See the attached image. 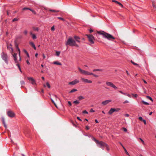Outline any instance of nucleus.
<instances>
[{
  "instance_id": "obj_57",
  "label": "nucleus",
  "mask_w": 156,
  "mask_h": 156,
  "mask_svg": "<svg viewBox=\"0 0 156 156\" xmlns=\"http://www.w3.org/2000/svg\"><path fill=\"white\" fill-rule=\"evenodd\" d=\"M93 140L94 141L96 142V143L97 144V142L96 141H96H98V140H97L96 139L94 138H93Z\"/></svg>"
},
{
  "instance_id": "obj_26",
  "label": "nucleus",
  "mask_w": 156,
  "mask_h": 156,
  "mask_svg": "<svg viewBox=\"0 0 156 156\" xmlns=\"http://www.w3.org/2000/svg\"><path fill=\"white\" fill-rule=\"evenodd\" d=\"M90 74H90V75H92L94 76V77H98V75L94 74V73H90Z\"/></svg>"
},
{
  "instance_id": "obj_6",
  "label": "nucleus",
  "mask_w": 156,
  "mask_h": 156,
  "mask_svg": "<svg viewBox=\"0 0 156 156\" xmlns=\"http://www.w3.org/2000/svg\"><path fill=\"white\" fill-rule=\"evenodd\" d=\"M78 69L79 70L80 72L82 74H84L85 75H90V74H90V72H89L88 71L83 70V69H81V68H80V67H78Z\"/></svg>"
},
{
  "instance_id": "obj_2",
  "label": "nucleus",
  "mask_w": 156,
  "mask_h": 156,
  "mask_svg": "<svg viewBox=\"0 0 156 156\" xmlns=\"http://www.w3.org/2000/svg\"><path fill=\"white\" fill-rule=\"evenodd\" d=\"M1 56L2 59L5 62V63L7 64L8 63V57L7 55L3 52H2L1 54Z\"/></svg>"
},
{
  "instance_id": "obj_53",
  "label": "nucleus",
  "mask_w": 156,
  "mask_h": 156,
  "mask_svg": "<svg viewBox=\"0 0 156 156\" xmlns=\"http://www.w3.org/2000/svg\"><path fill=\"white\" fill-rule=\"evenodd\" d=\"M73 46H75L76 47H79V45L77 44H76V42H75V44H74V45H73Z\"/></svg>"
},
{
  "instance_id": "obj_62",
  "label": "nucleus",
  "mask_w": 156,
  "mask_h": 156,
  "mask_svg": "<svg viewBox=\"0 0 156 156\" xmlns=\"http://www.w3.org/2000/svg\"><path fill=\"white\" fill-rule=\"evenodd\" d=\"M86 128L87 130H88L89 129V127L88 126H86Z\"/></svg>"
},
{
  "instance_id": "obj_35",
  "label": "nucleus",
  "mask_w": 156,
  "mask_h": 156,
  "mask_svg": "<svg viewBox=\"0 0 156 156\" xmlns=\"http://www.w3.org/2000/svg\"><path fill=\"white\" fill-rule=\"evenodd\" d=\"M30 11H31L33 13H34V14H36V12H35V11L34 10H32L31 9H30Z\"/></svg>"
},
{
  "instance_id": "obj_38",
  "label": "nucleus",
  "mask_w": 156,
  "mask_h": 156,
  "mask_svg": "<svg viewBox=\"0 0 156 156\" xmlns=\"http://www.w3.org/2000/svg\"><path fill=\"white\" fill-rule=\"evenodd\" d=\"M105 147H106L107 149V150L108 151H109V148L108 147V146L106 144V145L105 146Z\"/></svg>"
},
{
  "instance_id": "obj_17",
  "label": "nucleus",
  "mask_w": 156,
  "mask_h": 156,
  "mask_svg": "<svg viewBox=\"0 0 156 156\" xmlns=\"http://www.w3.org/2000/svg\"><path fill=\"white\" fill-rule=\"evenodd\" d=\"M81 80H82L85 83H88V80L87 79H85L83 78H81Z\"/></svg>"
},
{
  "instance_id": "obj_30",
  "label": "nucleus",
  "mask_w": 156,
  "mask_h": 156,
  "mask_svg": "<svg viewBox=\"0 0 156 156\" xmlns=\"http://www.w3.org/2000/svg\"><path fill=\"white\" fill-rule=\"evenodd\" d=\"M19 20V19H17V18H14L12 20V22H14L16 21H18Z\"/></svg>"
},
{
  "instance_id": "obj_63",
  "label": "nucleus",
  "mask_w": 156,
  "mask_h": 156,
  "mask_svg": "<svg viewBox=\"0 0 156 156\" xmlns=\"http://www.w3.org/2000/svg\"><path fill=\"white\" fill-rule=\"evenodd\" d=\"M92 83V81L90 80H88V83Z\"/></svg>"
},
{
  "instance_id": "obj_52",
  "label": "nucleus",
  "mask_w": 156,
  "mask_h": 156,
  "mask_svg": "<svg viewBox=\"0 0 156 156\" xmlns=\"http://www.w3.org/2000/svg\"><path fill=\"white\" fill-rule=\"evenodd\" d=\"M2 119L3 123H4V122H5L4 118V117H2Z\"/></svg>"
},
{
  "instance_id": "obj_25",
  "label": "nucleus",
  "mask_w": 156,
  "mask_h": 156,
  "mask_svg": "<svg viewBox=\"0 0 156 156\" xmlns=\"http://www.w3.org/2000/svg\"><path fill=\"white\" fill-rule=\"evenodd\" d=\"M73 103L76 105H77L80 103V102L76 100V101H74L73 102Z\"/></svg>"
},
{
  "instance_id": "obj_37",
  "label": "nucleus",
  "mask_w": 156,
  "mask_h": 156,
  "mask_svg": "<svg viewBox=\"0 0 156 156\" xmlns=\"http://www.w3.org/2000/svg\"><path fill=\"white\" fill-rule=\"evenodd\" d=\"M16 65L18 66V68H19V69L20 70V71L21 72H22V71H21V68H20V66H19V64H16Z\"/></svg>"
},
{
  "instance_id": "obj_11",
  "label": "nucleus",
  "mask_w": 156,
  "mask_h": 156,
  "mask_svg": "<svg viewBox=\"0 0 156 156\" xmlns=\"http://www.w3.org/2000/svg\"><path fill=\"white\" fill-rule=\"evenodd\" d=\"M28 80L31 82V83L33 84H36L35 81L32 77H28Z\"/></svg>"
},
{
  "instance_id": "obj_9",
  "label": "nucleus",
  "mask_w": 156,
  "mask_h": 156,
  "mask_svg": "<svg viewBox=\"0 0 156 156\" xmlns=\"http://www.w3.org/2000/svg\"><path fill=\"white\" fill-rule=\"evenodd\" d=\"M79 80L77 79H75L74 81L69 82V85H74L76 84L79 83Z\"/></svg>"
},
{
  "instance_id": "obj_60",
  "label": "nucleus",
  "mask_w": 156,
  "mask_h": 156,
  "mask_svg": "<svg viewBox=\"0 0 156 156\" xmlns=\"http://www.w3.org/2000/svg\"><path fill=\"white\" fill-rule=\"evenodd\" d=\"M42 56H43V59H45L46 58V56H45V55L44 54H43L42 55Z\"/></svg>"
},
{
  "instance_id": "obj_59",
  "label": "nucleus",
  "mask_w": 156,
  "mask_h": 156,
  "mask_svg": "<svg viewBox=\"0 0 156 156\" xmlns=\"http://www.w3.org/2000/svg\"><path fill=\"white\" fill-rule=\"evenodd\" d=\"M132 95L135 97H136L137 96V94H132Z\"/></svg>"
},
{
  "instance_id": "obj_41",
  "label": "nucleus",
  "mask_w": 156,
  "mask_h": 156,
  "mask_svg": "<svg viewBox=\"0 0 156 156\" xmlns=\"http://www.w3.org/2000/svg\"><path fill=\"white\" fill-rule=\"evenodd\" d=\"M23 33L25 35H27V30H25L24 31Z\"/></svg>"
},
{
  "instance_id": "obj_54",
  "label": "nucleus",
  "mask_w": 156,
  "mask_h": 156,
  "mask_svg": "<svg viewBox=\"0 0 156 156\" xmlns=\"http://www.w3.org/2000/svg\"><path fill=\"white\" fill-rule=\"evenodd\" d=\"M112 1L113 2H115V3L118 4L119 2H118L117 1L115 0H112Z\"/></svg>"
},
{
  "instance_id": "obj_34",
  "label": "nucleus",
  "mask_w": 156,
  "mask_h": 156,
  "mask_svg": "<svg viewBox=\"0 0 156 156\" xmlns=\"http://www.w3.org/2000/svg\"><path fill=\"white\" fill-rule=\"evenodd\" d=\"M46 86L49 88L50 87V85L48 82H47L46 83Z\"/></svg>"
},
{
  "instance_id": "obj_64",
  "label": "nucleus",
  "mask_w": 156,
  "mask_h": 156,
  "mask_svg": "<svg viewBox=\"0 0 156 156\" xmlns=\"http://www.w3.org/2000/svg\"><path fill=\"white\" fill-rule=\"evenodd\" d=\"M26 62H27V63L28 64H30V62H29V61H28V60H27L26 61Z\"/></svg>"
},
{
  "instance_id": "obj_43",
  "label": "nucleus",
  "mask_w": 156,
  "mask_h": 156,
  "mask_svg": "<svg viewBox=\"0 0 156 156\" xmlns=\"http://www.w3.org/2000/svg\"><path fill=\"white\" fill-rule=\"evenodd\" d=\"M17 48L18 49V50L19 51V56H20V49L18 48V46H17Z\"/></svg>"
},
{
  "instance_id": "obj_8",
  "label": "nucleus",
  "mask_w": 156,
  "mask_h": 156,
  "mask_svg": "<svg viewBox=\"0 0 156 156\" xmlns=\"http://www.w3.org/2000/svg\"><path fill=\"white\" fill-rule=\"evenodd\" d=\"M7 114L8 116L11 118H13L15 115V113L12 111H8L7 112Z\"/></svg>"
},
{
  "instance_id": "obj_33",
  "label": "nucleus",
  "mask_w": 156,
  "mask_h": 156,
  "mask_svg": "<svg viewBox=\"0 0 156 156\" xmlns=\"http://www.w3.org/2000/svg\"><path fill=\"white\" fill-rule=\"evenodd\" d=\"M30 8H26V7H25V8H24L23 9V10H30Z\"/></svg>"
},
{
  "instance_id": "obj_40",
  "label": "nucleus",
  "mask_w": 156,
  "mask_h": 156,
  "mask_svg": "<svg viewBox=\"0 0 156 156\" xmlns=\"http://www.w3.org/2000/svg\"><path fill=\"white\" fill-rule=\"evenodd\" d=\"M20 83L22 85H24L25 84V82L23 81H21Z\"/></svg>"
},
{
  "instance_id": "obj_19",
  "label": "nucleus",
  "mask_w": 156,
  "mask_h": 156,
  "mask_svg": "<svg viewBox=\"0 0 156 156\" xmlns=\"http://www.w3.org/2000/svg\"><path fill=\"white\" fill-rule=\"evenodd\" d=\"M79 100H81L85 98L84 97L82 96H80L77 97Z\"/></svg>"
},
{
  "instance_id": "obj_31",
  "label": "nucleus",
  "mask_w": 156,
  "mask_h": 156,
  "mask_svg": "<svg viewBox=\"0 0 156 156\" xmlns=\"http://www.w3.org/2000/svg\"><path fill=\"white\" fill-rule=\"evenodd\" d=\"M142 102L144 105H149V103H148L147 102H145V101H142Z\"/></svg>"
},
{
  "instance_id": "obj_24",
  "label": "nucleus",
  "mask_w": 156,
  "mask_h": 156,
  "mask_svg": "<svg viewBox=\"0 0 156 156\" xmlns=\"http://www.w3.org/2000/svg\"><path fill=\"white\" fill-rule=\"evenodd\" d=\"M49 10L50 11H51V12H59V11L58 10H52V9H49Z\"/></svg>"
},
{
  "instance_id": "obj_4",
  "label": "nucleus",
  "mask_w": 156,
  "mask_h": 156,
  "mask_svg": "<svg viewBox=\"0 0 156 156\" xmlns=\"http://www.w3.org/2000/svg\"><path fill=\"white\" fill-rule=\"evenodd\" d=\"M98 147L104 149V147L106 145V144L103 142L102 141H96Z\"/></svg>"
},
{
  "instance_id": "obj_27",
  "label": "nucleus",
  "mask_w": 156,
  "mask_h": 156,
  "mask_svg": "<svg viewBox=\"0 0 156 156\" xmlns=\"http://www.w3.org/2000/svg\"><path fill=\"white\" fill-rule=\"evenodd\" d=\"M33 28L34 30H36L37 31H38L39 29H38V27H33Z\"/></svg>"
},
{
  "instance_id": "obj_7",
  "label": "nucleus",
  "mask_w": 156,
  "mask_h": 156,
  "mask_svg": "<svg viewBox=\"0 0 156 156\" xmlns=\"http://www.w3.org/2000/svg\"><path fill=\"white\" fill-rule=\"evenodd\" d=\"M106 84L107 86L112 87L115 89H117L118 88L114 84L111 82L106 81Z\"/></svg>"
},
{
  "instance_id": "obj_12",
  "label": "nucleus",
  "mask_w": 156,
  "mask_h": 156,
  "mask_svg": "<svg viewBox=\"0 0 156 156\" xmlns=\"http://www.w3.org/2000/svg\"><path fill=\"white\" fill-rule=\"evenodd\" d=\"M111 100H107L105 101H103L102 102V104L103 105H105L108 104L109 103L111 102Z\"/></svg>"
},
{
  "instance_id": "obj_32",
  "label": "nucleus",
  "mask_w": 156,
  "mask_h": 156,
  "mask_svg": "<svg viewBox=\"0 0 156 156\" xmlns=\"http://www.w3.org/2000/svg\"><path fill=\"white\" fill-rule=\"evenodd\" d=\"M146 97L147 98L149 99L151 101H153L152 99V98L151 97H150L149 96H147Z\"/></svg>"
},
{
  "instance_id": "obj_51",
  "label": "nucleus",
  "mask_w": 156,
  "mask_h": 156,
  "mask_svg": "<svg viewBox=\"0 0 156 156\" xmlns=\"http://www.w3.org/2000/svg\"><path fill=\"white\" fill-rule=\"evenodd\" d=\"M140 140L142 142V143L143 144H144V140L141 138H140Z\"/></svg>"
},
{
  "instance_id": "obj_50",
  "label": "nucleus",
  "mask_w": 156,
  "mask_h": 156,
  "mask_svg": "<svg viewBox=\"0 0 156 156\" xmlns=\"http://www.w3.org/2000/svg\"><path fill=\"white\" fill-rule=\"evenodd\" d=\"M83 113L84 114H88V112L84 110L83 112Z\"/></svg>"
},
{
  "instance_id": "obj_14",
  "label": "nucleus",
  "mask_w": 156,
  "mask_h": 156,
  "mask_svg": "<svg viewBox=\"0 0 156 156\" xmlns=\"http://www.w3.org/2000/svg\"><path fill=\"white\" fill-rule=\"evenodd\" d=\"M74 39L78 42L80 43V38L78 36H75L74 37Z\"/></svg>"
},
{
  "instance_id": "obj_47",
  "label": "nucleus",
  "mask_w": 156,
  "mask_h": 156,
  "mask_svg": "<svg viewBox=\"0 0 156 156\" xmlns=\"http://www.w3.org/2000/svg\"><path fill=\"white\" fill-rule=\"evenodd\" d=\"M54 96H55V99L56 101H57V98H58L57 97V96L56 95H54Z\"/></svg>"
},
{
  "instance_id": "obj_42",
  "label": "nucleus",
  "mask_w": 156,
  "mask_h": 156,
  "mask_svg": "<svg viewBox=\"0 0 156 156\" xmlns=\"http://www.w3.org/2000/svg\"><path fill=\"white\" fill-rule=\"evenodd\" d=\"M122 129L124 132H126L127 131V129L123 127L122 128Z\"/></svg>"
},
{
  "instance_id": "obj_1",
  "label": "nucleus",
  "mask_w": 156,
  "mask_h": 156,
  "mask_svg": "<svg viewBox=\"0 0 156 156\" xmlns=\"http://www.w3.org/2000/svg\"><path fill=\"white\" fill-rule=\"evenodd\" d=\"M97 33L100 35H102L103 37L109 40H112L113 39H115V38L112 35L103 31H97Z\"/></svg>"
},
{
  "instance_id": "obj_21",
  "label": "nucleus",
  "mask_w": 156,
  "mask_h": 156,
  "mask_svg": "<svg viewBox=\"0 0 156 156\" xmlns=\"http://www.w3.org/2000/svg\"><path fill=\"white\" fill-rule=\"evenodd\" d=\"M77 90L76 89H74L71 90L69 92L70 93H72L77 91Z\"/></svg>"
},
{
  "instance_id": "obj_22",
  "label": "nucleus",
  "mask_w": 156,
  "mask_h": 156,
  "mask_svg": "<svg viewBox=\"0 0 156 156\" xmlns=\"http://www.w3.org/2000/svg\"><path fill=\"white\" fill-rule=\"evenodd\" d=\"M131 62L134 65L138 66L139 67H140V66L139 65L136 63H135L134 62H133L132 60L131 61Z\"/></svg>"
},
{
  "instance_id": "obj_13",
  "label": "nucleus",
  "mask_w": 156,
  "mask_h": 156,
  "mask_svg": "<svg viewBox=\"0 0 156 156\" xmlns=\"http://www.w3.org/2000/svg\"><path fill=\"white\" fill-rule=\"evenodd\" d=\"M13 57H14V61H15V62L16 63H18V61L17 60V53H14V54H13L12 53V54Z\"/></svg>"
},
{
  "instance_id": "obj_3",
  "label": "nucleus",
  "mask_w": 156,
  "mask_h": 156,
  "mask_svg": "<svg viewBox=\"0 0 156 156\" xmlns=\"http://www.w3.org/2000/svg\"><path fill=\"white\" fill-rule=\"evenodd\" d=\"M75 41L73 40L72 38H69L67 40L66 43V45H69L70 46H73L75 44Z\"/></svg>"
},
{
  "instance_id": "obj_36",
  "label": "nucleus",
  "mask_w": 156,
  "mask_h": 156,
  "mask_svg": "<svg viewBox=\"0 0 156 156\" xmlns=\"http://www.w3.org/2000/svg\"><path fill=\"white\" fill-rule=\"evenodd\" d=\"M57 18L59 20H63V21H64L65 20L63 18H61V17H58Z\"/></svg>"
},
{
  "instance_id": "obj_10",
  "label": "nucleus",
  "mask_w": 156,
  "mask_h": 156,
  "mask_svg": "<svg viewBox=\"0 0 156 156\" xmlns=\"http://www.w3.org/2000/svg\"><path fill=\"white\" fill-rule=\"evenodd\" d=\"M7 48L10 51L11 53L12 54L13 52V49L12 48V45L10 44L9 45H7Z\"/></svg>"
},
{
  "instance_id": "obj_15",
  "label": "nucleus",
  "mask_w": 156,
  "mask_h": 156,
  "mask_svg": "<svg viewBox=\"0 0 156 156\" xmlns=\"http://www.w3.org/2000/svg\"><path fill=\"white\" fill-rule=\"evenodd\" d=\"M116 110L114 108H111L108 112V113L109 114H112L113 112L116 111Z\"/></svg>"
},
{
  "instance_id": "obj_23",
  "label": "nucleus",
  "mask_w": 156,
  "mask_h": 156,
  "mask_svg": "<svg viewBox=\"0 0 156 156\" xmlns=\"http://www.w3.org/2000/svg\"><path fill=\"white\" fill-rule=\"evenodd\" d=\"M50 99L51 101L53 103V104L54 105H55V107H56L57 108V106L56 104H55V102L54 101H53V100L51 98Z\"/></svg>"
},
{
  "instance_id": "obj_48",
  "label": "nucleus",
  "mask_w": 156,
  "mask_h": 156,
  "mask_svg": "<svg viewBox=\"0 0 156 156\" xmlns=\"http://www.w3.org/2000/svg\"><path fill=\"white\" fill-rule=\"evenodd\" d=\"M139 119L140 120V121H143V118H142L141 117H140L139 118Z\"/></svg>"
},
{
  "instance_id": "obj_44",
  "label": "nucleus",
  "mask_w": 156,
  "mask_h": 156,
  "mask_svg": "<svg viewBox=\"0 0 156 156\" xmlns=\"http://www.w3.org/2000/svg\"><path fill=\"white\" fill-rule=\"evenodd\" d=\"M118 4H119L120 6H121L122 7H123V5L122 4H121L120 2H119L118 3Z\"/></svg>"
},
{
  "instance_id": "obj_16",
  "label": "nucleus",
  "mask_w": 156,
  "mask_h": 156,
  "mask_svg": "<svg viewBox=\"0 0 156 156\" xmlns=\"http://www.w3.org/2000/svg\"><path fill=\"white\" fill-rule=\"evenodd\" d=\"M29 44L35 50H36V47L33 42H30Z\"/></svg>"
},
{
  "instance_id": "obj_20",
  "label": "nucleus",
  "mask_w": 156,
  "mask_h": 156,
  "mask_svg": "<svg viewBox=\"0 0 156 156\" xmlns=\"http://www.w3.org/2000/svg\"><path fill=\"white\" fill-rule=\"evenodd\" d=\"M53 64H55V65H62V64L61 63H60L58 61L54 62H53Z\"/></svg>"
},
{
  "instance_id": "obj_46",
  "label": "nucleus",
  "mask_w": 156,
  "mask_h": 156,
  "mask_svg": "<svg viewBox=\"0 0 156 156\" xmlns=\"http://www.w3.org/2000/svg\"><path fill=\"white\" fill-rule=\"evenodd\" d=\"M129 101L127 100H126L123 102V104H125L127 103H128Z\"/></svg>"
},
{
  "instance_id": "obj_39",
  "label": "nucleus",
  "mask_w": 156,
  "mask_h": 156,
  "mask_svg": "<svg viewBox=\"0 0 156 156\" xmlns=\"http://www.w3.org/2000/svg\"><path fill=\"white\" fill-rule=\"evenodd\" d=\"M51 30L52 31H54L55 30V27H54V26H52L51 27Z\"/></svg>"
},
{
  "instance_id": "obj_58",
  "label": "nucleus",
  "mask_w": 156,
  "mask_h": 156,
  "mask_svg": "<svg viewBox=\"0 0 156 156\" xmlns=\"http://www.w3.org/2000/svg\"><path fill=\"white\" fill-rule=\"evenodd\" d=\"M68 103L70 106H71L72 105V104L70 101H68Z\"/></svg>"
},
{
  "instance_id": "obj_45",
  "label": "nucleus",
  "mask_w": 156,
  "mask_h": 156,
  "mask_svg": "<svg viewBox=\"0 0 156 156\" xmlns=\"http://www.w3.org/2000/svg\"><path fill=\"white\" fill-rule=\"evenodd\" d=\"M97 71H102L103 70L102 69H97Z\"/></svg>"
},
{
  "instance_id": "obj_18",
  "label": "nucleus",
  "mask_w": 156,
  "mask_h": 156,
  "mask_svg": "<svg viewBox=\"0 0 156 156\" xmlns=\"http://www.w3.org/2000/svg\"><path fill=\"white\" fill-rule=\"evenodd\" d=\"M122 147L123 148V149H124V151H125V153H126V154L127 155H128V156H130V155L128 153V152H127V151L126 150V149L125 148V147L123 146H122Z\"/></svg>"
},
{
  "instance_id": "obj_28",
  "label": "nucleus",
  "mask_w": 156,
  "mask_h": 156,
  "mask_svg": "<svg viewBox=\"0 0 156 156\" xmlns=\"http://www.w3.org/2000/svg\"><path fill=\"white\" fill-rule=\"evenodd\" d=\"M32 36V38H33V39H36L37 37H36V35H35L34 34Z\"/></svg>"
},
{
  "instance_id": "obj_5",
  "label": "nucleus",
  "mask_w": 156,
  "mask_h": 156,
  "mask_svg": "<svg viewBox=\"0 0 156 156\" xmlns=\"http://www.w3.org/2000/svg\"><path fill=\"white\" fill-rule=\"evenodd\" d=\"M86 35L87 37L88 40L91 43L94 44V41H93V40L94 39V37L92 35L86 34Z\"/></svg>"
},
{
  "instance_id": "obj_55",
  "label": "nucleus",
  "mask_w": 156,
  "mask_h": 156,
  "mask_svg": "<svg viewBox=\"0 0 156 156\" xmlns=\"http://www.w3.org/2000/svg\"><path fill=\"white\" fill-rule=\"evenodd\" d=\"M90 112H94V110H93V109L92 108V109H90Z\"/></svg>"
},
{
  "instance_id": "obj_49",
  "label": "nucleus",
  "mask_w": 156,
  "mask_h": 156,
  "mask_svg": "<svg viewBox=\"0 0 156 156\" xmlns=\"http://www.w3.org/2000/svg\"><path fill=\"white\" fill-rule=\"evenodd\" d=\"M153 6L154 8H156V7L155 5H154V2H153Z\"/></svg>"
},
{
  "instance_id": "obj_29",
  "label": "nucleus",
  "mask_w": 156,
  "mask_h": 156,
  "mask_svg": "<svg viewBox=\"0 0 156 156\" xmlns=\"http://www.w3.org/2000/svg\"><path fill=\"white\" fill-rule=\"evenodd\" d=\"M60 53V51H56V55L57 56H58L59 55Z\"/></svg>"
},
{
  "instance_id": "obj_56",
  "label": "nucleus",
  "mask_w": 156,
  "mask_h": 156,
  "mask_svg": "<svg viewBox=\"0 0 156 156\" xmlns=\"http://www.w3.org/2000/svg\"><path fill=\"white\" fill-rule=\"evenodd\" d=\"M143 122H144V124H145V125H146L147 123H146V121L145 120H143Z\"/></svg>"
},
{
  "instance_id": "obj_61",
  "label": "nucleus",
  "mask_w": 156,
  "mask_h": 156,
  "mask_svg": "<svg viewBox=\"0 0 156 156\" xmlns=\"http://www.w3.org/2000/svg\"><path fill=\"white\" fill-rule=\"evenodd\" d=\"M23 51L25 52V53L26 54L28 53L27 52V51L25 49L23 50Z\"/></svg>"
}]
</instances>
